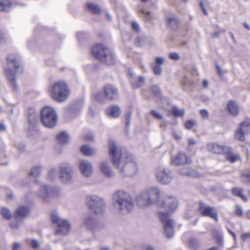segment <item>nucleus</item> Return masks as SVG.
<instances>
[{
  "instance_id": "nucleus-48",
  "label": "nucleus",
  "mask_w": 250,
  "mask_h": 250,
  "mask_svg": "<svg viewBox=\"0 0 250 250\" xmlns=\"http://www.w3.org/2000/svg\"><path fill=\"white\" fill-rule=\"evenodd\" d=\"M31 245L32 248L35 249H37L39 247V243L36 240L33 239L31 241Z\"/></svg>"
},
{
  "instance_id": "nucleus-56",
  "label": "nucleus",
  "mask_w": 250,
  "mask_h": 250,
  "mask_svg": "<svg viewBox=\"0 0 250 250\" xmlns=\"http://www.w3.org/2000/svg\"><path fill=\"white\" fill-rule=\"evenodd\" d=\"M203 86L204 88H207L208 86V82L207 80H204L203 81Z\"/></svg>"
},
{
  "instance_id": "nucleus-22",
  "label": "nucleus",
  "mask_w": 250,
  "mask_h": 250,
  "mask_svg": "<svg viewBox=\"0 0 250 250\" xmlns=\"http://www.w3.org/2000/svg\"><path fill=\"white\" fill-rule=\"evenodd\" d=\"M224 155L227 161L231 163H234L241 160L239 154H234L232 152V149L231 147L229 146V149L226 150Z\"/></svg>"
},
{
  "instance_id": "nucleus-18",
  "label": "nucleus",
  "mask_w": 250,
  "mask_h": 250,
  "mask_svg": "<svg viewBox=\"0 0 250 250\" xmlns=\"http://www.w3.org/2000/svg\"><path fill=\"white\" fill-rule=\"evenodd\" d=\"M71 167H68L66 164H62L61 166V179L65 182L70 181L71 179Z\"/></svg>"
},
{
  "instance_id": "nucleus-41",
  "label": "nucleus",
  "mask_w": 250,
  "mask_h": 250,
  "mask_svg": "<svg viewBox=\"0 0 250 250\" xmlns=\"http://www.w3.org/2000/svg\"><path fill=\"white\" fill-rule=\"evenodd\" d=\"M93 135L91 133L85 134L83 137V140L84 141H91L93 140Z\"/></svg>"
},
{
  "instance_id": "nucleus-46",
  "label": "nucleus",
  "mask_w": 250,
  "mask_h": 250,
  "mask_svg": "<svg viewBox=\"0 0 250 250\" xmlns=\"http://www.w3.org/2000/svg\"><path fill=\"white\" fill-rule=\"evenodd\" d=\"M200 114L201 116L204 119H207L208 116V111L206 109H201L200 111Z\"/></svg>"
},
{
  "instance_id": "nucleus-40",
  "label": "nucleus",
  "mask_w": 250,
  "mask_h": 250,
  "mask_svg": "<svg viewBox=\"0 0 250 250\" xmlns=\"http://www.w3.org/2000/svg\"><path fill=\"white\" fill-rule=\"evenodd\" d=\"M196 125V122L192 120L187 121L185 123V127L188 129H191Z\"/></svg>"
},
{
  "instance_id": "nucleus-35",
  "label": "nucleus",
  "mask_w": 250,
  "mask_h": 250,
  "mask_svg": "<svg viewBox=\"0 0 250 250\" xmlns=\"http://www.w3.org/2000/svg\"><path fill=\"white\" fill-rule=\"evenodd\" d=\"M145 82V79L143 77L139 76L138 78V80L134 81L132 83V86L134 88H136L141 87Z\"/></svg>"
},
{
  "instance_id": "nucleus-45",
  "label": "nucleus",
  "mask_w": 250,
  "mask_h": 250,
  "mask_svg": "<svg viewBox=\"0 0 250 250\" xmlns=\"http://www.w3.org/2000/svg\"><path fill=\"white\" fill-rule=\"evenodd\" d=\"M234 214L238 216H242L243 214V211L240 206H237L236 209L234 211Z\"/></svg>"
},
{
  "instance_id": "nucleus-17",
  "label": "nucleus",
  "mask_w": 250,
  "mask_h": 250,
  "mask_svg": "<svg viewBox=\"0 0 250 250\" xmlns=\"http://www.w3.org/2000/svg\"><path fill=\"white\" fill-rule=\"evenodd\" d=\"M30 208L24 206H20L14 213V217L17 220H22L30 213Z\"/></svg>"
},
{
  "instance_id": "nucleus-42",
  "label": "nucleus",
  "mask_w": 250,
  "mask_h": 250,
  "mask_svg": "<svg viewBox=\"0 0 250 250\" xmlns=\"http://www.w3.org/2000/svg\"><path fill=\"white\" fill-rule=\"evenodd\" d=\"M150 113L152 116L156 119L162 120L163 119L162 116L155 110L151 111Z\"/></svg>"
},
{
  "instance_id": "nucleus-34",
  "label": "nucleus",
  "mask_w": 250,
  "mask_h": 250,
  "mask_svg": "<svg viewBox=\"0 0 250 250\" xmlns=\"http://www.w3.org/2000/svg\"><path fill=\"white\" fill-rule=\"evenodd\" d=\"M150 91L152 95L154 97H161L162 96L160 88L156 85H153L151 86Z\"/></svg>"
},
{
  "instance_id": "nucleus-1",
  "label": "nucleus",
  "mask_w": 250,
  "mask_h": 250,
  "mask_svg": "<svg viewBox=\"0 0 250 250\" xmlns=\"http://www.w3.org/2000/svg\"><path fill=\"white\" fill-rule=\"evenodd\" d=\"M178 201L174 196H168L159 205L158 217L164 224L165 232L168 238L173 234V222L169 218L178 207Z\"/></svg>"
},
{
  "instance_id": "nucleus-29",
  "label": "nucleus",
  "mask_w": 250,
  "mask_h": 250,
  "mask_svg": "<svg viewBox=\"0 0 250 250\" xmlns=\"http://www.w3.org/2000/svg\"><path fill=\"white\" fill-rule=\"evenodd\" d=\"M100 170L101 172L104 173L105 176L108 177H111L112 175V172L107 165L106 163L104 162H103L100 165Z\"/></svg>"
},
{
  "instance_id": "nucleus-20",
  "label": "nucleus",
  "mask_w": 250,
  "mask_h": 250,
  "mask_svg": "<svg viewBox=\"0 0 250 250\" xmlns=\"http://www.w3.org/2000/svg\"><path fill=\"white\" fill-rule=\"evenodd\" d=\"M79 168L82 173L85 176H89L92 173L91 165L86 161H81L79 164Z\"/></svg>"
},
{
  "instance_id": "nucleus-21",
  "label": "nucleus",
  "mask_w": 250,
  "mask_h": 250,
  "mask_svg": "<svg viewBox=\"0 0 250 250\" xmlns=\"http://www.w3.org/2000/svg\"><path fill=\"white\" fill-rule=\"evenodd\" d=\"M164 60L162 57H156L155 62L152 63L151 66L155 75H159L162 73L161 65L164 63Z\"/></svg>"
},
{
  "instance_id": "nucleus-55",
  "label": "nucleus",
  "mask_w": 250,
  "mask_h": 250,
  "mask_svg": "<svg viewBox=\"0 0 250 250\" xmlns=\"http://www.w3.org/2000/svg\"><path fill=\"white\" fill-rule=\"evenodd\" d=\"M188 144L189 145H194L196 144V141L193 138H190L188 140Z\"/></svg>"
},
{
  "instance_id": "nucleus-30",
  "label": "nucleus",
  "mask_w": 250,
  "mask_h": 250,
  "mask_svg": "<svg viewBox=\"0 0 250 250\" xmlns=\"http://www.w3.org/2000/svg\"><path fill=\"white\" fill-rule=\"evenodd\" d=\"M80 149L83 154L85 156H91L94 153V150L87 145L82 146Z\"/></svg>"
},
{
  "instance_id": "nucleus-24",
  "label": "nucleus",
  "mask_w": 250,
  "mask_h": 250,
  "mask_svg": "<svg viewBox=\"0 0 250 250\" xmlns=\"http://www.w3.org/2000/svg\"><path fill=\"white\" fill-rule=\"evenodd\" d=\"M231 192L233 196L240 198L244 202H246L248 201V198L244 194V190L242 188L238 187H234L231 188Z\"/></svg>"
},
{
  "instance_id": "nucleus-52",
  "label": "nucleus",
  "mask_w": 250,
  "mask_h": 250,
  "mask_svg": "<svg viewBox=\"0 0 250 250\" xmlns=\"http://www.w3.org/2000/svg\"><path fill=\"white\" fill-rule=\"evenodd\" d=\"M94 99L96 101L98 102H101L102 101V98L101 97V95L100 93H97L94 96Z\"/></svg>"
},
{
  "instance_id": "nucleus-63",
  "label": "nucleus",
  "mask_w": 250,
  "mask_h": 250,
  "mask_svg": "<svg viewBox=\"0 0 250 250\" xmlns=\"http://www.w3.org/2000/svg\"><path fill=\"white\" fill-rule=\"evenodd\" d=\"M219 33L218 32H214L213 33V35H212L213 37H217L219 36Z\"/></svg>"
},
{
  "instance_id": "nucleus-50",
  "label": "nucleus",
  "mask_w": 250,
  "mask_h": 250,
  "mask_svg": "<svg viewBox=\"0 0 250 250\" xmlns=\"http://www.w3.org/2000/svg\"><path fill=\"white\" fill-rule=\"evenodd\" d=\"M21 248V245L20 243H15L13 244L12 249L13 250H19Z\"/></svg>"
},
{
  "instance_id": "nucleus-38",
  "label": "nucleus",
  "mask_w": 250,
  "mask_h": 250,
  "mask_svg": "<svg viewBox=\"0 0 250 250\" xmlns=\"http://www.w3.org/2000/svg\"><path fill=\"white\" fill-rule=\"evenodd\" d=\"M1 213L2 217L6 220H10L11 218V214L10 210L6 208H2L1 209Z\"/></svg>"
},
{
  "instance_id": "nucleus-44",
  "label": "nucleus",
  "mask_w": 250,
  "mask_h": 250,
  "mask_svg": "<svg viewBox=\"0 0 250 250\" xmlns=\"http://www.w3.org/2000/svg\"><path fill=\"white\" fill-rule=\"evenodd\" d=\"M132 29L136 32H139L140 28L138 24L135 21H132L131 24Z\"/></svg>"
},
{
  "instance_id": "nucleus-27",
  "label": "nucleus",
  "mask_w": 250,
  "mask_h": 250,
  "mask_svg": "<svg viewBox=\"0 0 250 250\" xmlns=\"http://www.w3.org/2000/svg\"><path fill=\"white\" fill-rule=\"evenodd\" d=\"M167 22L168 27L172 30H176L179 27L178 19L175 17L167 18Z\"/></svg>"
},
{
  "instance_id": "nucleus-15",
  "label": "nucleus",
  "mask_w": 250,
  "mask_h": 250,
  "mask_svg": "<svg viewBox=\"0 0 250 250\" xmlns=\"http://www.w3.org/2000/svg\"><path fill=\"white\" fill-rule=\"evenodd\" d=\"M172 162L176 165L182 166L190 164L192 160L185 153L179 152L172 159Z\"/></svg>"
},
{
  "instance_id": "nucleus-62",
  "label": "nucleus",
  "mask_w": 250,
  "mask_h": 250,
  "mask_svg": "<svg viewBox=\"0 0 250 250\" xmlns=\"http://www.w3.org/2000/svg\"><path fill=\"white\" fill-rule=\"evenodd\" d=\"M230 36H231V38L232 39V40L235 42V37H234V36L233 35V34L231 32L230 33Z\"/></svg>"
},
{
  "instance_id": "nucleus-54",
  "label": "nucleus",
  "mask_w": 250,
  "mask_h": 250,
  "mask_svg": "<svg viewBox=\"0 0 250 250\" xmlns=\"http://www.w3.org/2000/svg\"><path fill=\"white\" fill-rule=\"evenodd\" d=\"M142 41V39L141 38H137L135 40V44L137 46H139L140 44Z\"/></svg>"
},
{
  "instance_id": "nucleus-5",
  "label": "nucleus",
  "mask_w": 250,
  "mask_h": 250,
  "mask_svg": "<svg viewBox=\"0 0 250 250\" xmlns=\"http://www.w3.org/2000/svg\"><path fill=\"white\" fill-rule=\"evenodd\" d=\"M91 53L94 58L107 65H112L115 62V57L111 50L102 44L96 43L93 45Z\"/></svg>"
},
{
  "instance_id": "nucleus-3",
  "label": "nucleus",
  "mask_w": 250,
  "mask_h": 250,
  "mask_svg": "<svg viewBox=\"0 0 250 250\" xmlns=\"http://www.w3.org/2000/svg\"><path fill=\"white\" fill-rule=\"evenodd\" d=\"M6 61L9 66L4 69V73L13 89L17 90L18 84L16 82V74L18 72H23L19 57L17 54H9L7 57Z\"/></svg>"
},
{
  "instance_id": "nucleus-16",
  "label": "nucleus",
  "mask_w": 250,
  "mask_h": 250,
  "mask_svg": "<svg viewBox=\"0 0 250 250\" xmlns=\"http://www.w3.org/2000/svg\"><path fill=\"white\" fill-rule=\"evenodd\" d=\"M207 147L210 152L220 155H224L226 150L229 149V146L220 145L215 143L208 144Z\"/></svg>"
},
{
  "instance_id": "nucleus-39",
  "label": "nucleus",
  "mask_w": 250,
  "mask_h": 250,
  "mask_svg": "<svg viewBox=\"0 0 250 250\" xmlns=\"http://www.w3.org/2000/svg\"><path fill=\"white\" fill-rule=\"evenodd\" d=\"M41 196L43 198H45L49 193V188L47 186H43L41 189Z\"/></svg>"
},
{
  "instance_id": "nucleus-2",
  "label": "nucleus",
  "mask_w": 250,
  "mask_h": 250,
  "mask_svg": "<svg viewBox=\"0 0 250 250\" xmlns=\"http://www.w3.org/2000/svg\"><path fill=\"white\" fill-rule=\"evenodd\" d=\"M108 153L113 165L120 169L121 172H123L125 167L133 165L130 155L113 141L108 143Z\"/></svg>"
},
{
  "instance_id": "nucleus-37",
  "label": "nucleus",
  "mask_w": 250,
  "mask_h": 250,
  "mask_svg": "<svg viewBox=\"0 0 250 250\" xmlns=\"http://www.w3.org/2000/svg\"><path fill=\"white\" fill-rule=\"evenodd\" d=\"M41 171V167L39 166H36L33 167L30 173L29 176L33 177H38L40 174Z\"/></svg>"
},
{
  "instance_id": "nucleus-14",
  "label": "nucleus",
  "mask_w": 250,
  "mask_h": 250,
  "mask_svg": "<svg viewBox=\"0 0 250 250\" xmlns=\"http://www.w3.org/2000/svg\"><path fill=\"white\" fill-rule=\"evenodd\" d=\"M102 94L106 100L112 101L118 96V90L113 85L105 84L103 88Z\"/></svg>"
},
{
  "instance_id": "nucleus-64",
  "label": "nucleus",
  "mask_w": 250,
  "mask_h": 250,
  "mask_svg": "<svg viewBox=\"0 0 250 250\" xmlns=\"http://www.w3.org/2000/svg\"><path fill=\"white\" fill-rule=\"evenodd\" d=\"M247 217L249 219H250V210L248 211L246 214Z\"/></svg>"
},
{
  "instance_id": "nucleus-19",
  "label": "nucleus",
  "mask_w": 250,
  "mask_h": 250,
  "mask_svg": "<svg viewBox=\"0 0 250 250\" xmlns=\"http://www.w3.org/2000/svg\"><path fill=\"white\" fill-rule=\"evenodd\" d=\"M180 174L183 176L198 178L202 176V174L196 170L190 167H184L179 170Z\"/></svg>"
},
{
  "instance_id": "nucleus-9",
  "label": "nucleus",
  "mask_w": 250,
  "mask_h": 250,
  "mask_svg": "<svg viewBox=\"0 0 250 250\" xmlns=\"http://www.w3.org/2000/svg\"><path fill=\"white\" fill-rule=\"evenodd\" d=\"M198 206L196 211L202 217H207L213 219L215 222L218 221V214L214 207L206 204L203 201L200 200L197 203Z\"/></svg>"
},
{
  "instance_id": "nucleus-47",
  "label": "nucleus",
  "mask_w": 250,
  "mask_h": 250,
  "mask_svg": "<svg viewBox=\"0 0 250 250\" xmlns=\"http://www.w3.org/2000/svg\"><path fill=\"white\" fill-rule=\"evenodd\" d=\"M241 238L243 241H246L248 239H250V231L242 234L241 235Z\"/></svg>"
},
{
  "instance_id": "nucleus-51",
  "label": "nucleus",
  "mask_w": 250,
  "mask_h": 250,
  "mask_svg": "<svg viewBox=\"0 0 250 250\" xmlns=\"http://www.w3.org/2000/svg\"><path fill=\"white\" fill-rule=\"evenodd\" d=\"M5 37L4 33L0 30V43L5 40Z\"/></svg>"
},
{
  "instance_id": "nucleus-26",
  "label": "nucleus",
  "mask_w": 250,
  "mask_h": 250,
  "mask_svg": "<svg viewBox=\"0 0 250 250\" xmlns=\"http://www.w3.org/2000/svg\"><path fill=\"white\" fill-rule=\"evenodd\" d=\"M106 114L111 117H118L120 114V110L117 105H112L106 109Z\"/></svg>"
},
{
  "instance_id": "nucleus-25",
  "label": "nucleus",
  "mask_w": 250,
  "mask_h": 250,
  "mask_svg": "<svg viewBox=\"0 0 250 250\" xmlns=\"http://www.w3.org/2000/svg\"><path fill=\"white\" fill-rule=\"evenodd\" d=\"M227 109L229 113L233 116L238 115L239 108L236 102L233 100L229 101L227 104Z\"/></svg>"
},
{
  "instance_id": "nucleus-59",
  "label": "nucleus",
  "mask_w": 250,
  "mask_h": 250,
  "mask_svg": "<svg viewBox=\"0 0 250 250\" xmlns=\"http://www.w3.org/2000/svg\"><path fill=\"white\" fill-rule=\"evenodd\" d=\"M5 130V127L4 125L0 123V130L4 131Z\"/></svg>"
},
{
  "instance_id": "nucleus-7",
  "label": "nucleus",
  "mask_w": 250,
  "mask_h": 250,
  "mask_svg": "<svg viewBox=\"0 0 250 250\" xmlns=\"http://www.w3.org/2000/svg\"><path fill=\"white\" fill-rule=\"evenodd\" d=\"M160 192L158 188H152L143 193L137 198L140 207L144 208L157 203L160 198Z\"/></svg>"
},
{
  "instance_id": "nucleus-36",
  "label": "nucleus",
  "mask_w": 250,
  "mask_h": 250,
  "mask_svg": "<svg viewBox=\"0 0 250 250\" xmlns=\"http://www.w3.org/2000/svg\"><path fill=\"white\" fill-rule=\"evenodd\" d=\"M240 178L244 183L250 184V171L242 173L240 175Z\"/></svg>"
},
{
  "instance_id": "nucleus-11",
  "label": "nucleus",
  "mask_w": 250,
  "mask_h": 250,
  "mask_svg": "<svg viewBox=\"0 0 250 250\" xmlns=\"http://www.w3.org/2000/svg\"><path fill=\"white\" fill-rule=\"evenodd\" d=\"M250 133V119L246 118L244 121L239 125V128L235 131L234 133L235 139L240 141H245L246 135Z\"/></svg>"
},
{
  "instance_id": "nucleus-6",
  "label": "nucleus",
  "mask_w": 250,
  "mask_h": 250,
  "mask_svg": "<svg viewBox=\"0 0 250 250\" xmlns=\"http://www.w3.org/2000/svg\"><path fill=\"white\" fill-rule=\"evenodd\" d=\"M115 205L124 213H127L133 209V201L130 195L124 190H118L114 195Z\"/></svg>"
},
{
  "instance_id": "nucleus-8",
  "label": "nucleus",
  "mask_w": 250,
  "mask_h": 250,
  "mask_svg": "<svg viewBox=\"0 0 250 250\" xmlns=\"http://www.w3.org/2000/svg\"><path fill=\"white\" fill-rule=\"evenodd\" d=\"M40 116L42 123L47 127H53L57 123V114L51 107L48 106L43 107L41 111Z\"/></svg>"
},
{
  "instance_id": "nucleus-58",
  "label": "nucleus",
  "mask_w": 250,
  "mask_h": 250,
  "mask_svg": "<svg viewBox=\"0 0 250 250\" xmlns=\"http://www.w3.org/2000/svg\"><path fill=\"white\" fill-rule=\"evenodd\" d=\"M195 242L196 243V241L195 239L194 238H191L189 240V244L190 246H191L192 244H193V243Z\"/></svg>"
},
{
  "instance_id": "nucleus-23",
  "label": "nucleus",
  "mask_w": 250,
  "mask_h": 250,
  "mask_svg": "<svg viewBox=\"0 0 250 250\" xmlns=\"http://www.w3.org/2000/svg\"><path fill=\"white\" fill-rule=\"evenodd\" d=\"M211 235L212 239L218 246L223 245V235L220 231L217 229H213L211 230Z\"/></svg>"
},
{
  "instance_id": "nucleus-28",
  "label": "nucleus",
  "mask_w": 250,
  "mask_h": 250,
  "mask_svg": "<svg viewBox=\"0 0 250 250\" xmlns=\"http://www.w3.org/2000/svg\"><path fill=\"white\" fill-rule=\"evenodd\" d=\"M86 8L91 13L94 14H99L101 12L100 8L97 5L93 3H87Z\"/></svg>"
},
{
  "instance_id": "nucleus-61",
  "label": "nucleus",
  "mask_w": 250,
  "mask_h": 250,
  "mask_svg": "<svg viewBox=\"0 0 250 250\" xmlns=\"http://www.w3.org/2000/svg\"><path fill=\"white\" fill-rule=\"evenodd\" d=\"M243 25L248 30L250 29V27L247 23H244Z\"/></svg>"
},
{
  "instance_id": "nucleus-33",
  "label": "nucleus",
  "mask_w": 250,
  "mask_h": 250,
  "mask_svg": "<svg viewBox=\"0 0 250 250\" xmlns=\"http://www.w3.org/2000/svg\"><path fill=\"white\" fill-rule=\"evenodd\" d=\"M185 113L184 109H180L175 106H173L170 111V113L175 117L183 116Z\"/></svg>"
},
{
  "instance_id": "nucleus-4",
  "label": "nucleus",
  "mask_w": 250,
  "mask_h": 250,
  "mask_svg": "<svg viewBox=\"0 0 250 250\" xmlns=\"http://www.w3.org/2000/svg\"><path fill=\"white\" fill-rule=\"evenodd\" d=\"M48 93L55 101L62 103L68 98L70 91L68 85L65 81H59L51 85Z\"/></svg>"
},
{
  "instance_id": "nucleus-31",
  "label": "nucleus",
  "mask_w": 250,
  "mask_h": 250,
  "mask_svg": "<svg viewBox=\"0 0 250 250\" xmlns=\"http://www.w3.org/2000/svg\"><path fill=\"white\" fill-rule=\"evenodd\" d=\"M57 139L62 144H66L69 141V136L64 132H61L56 137Z\"/></svg>"
},
{
  "instance_id": "nucleus-13",
  "label": "nucleus",
  "mask_w": 250,
  "mask_h": 250,
  "mask_svg": "<svg viewBox=\"0 0 250 250\" xmlns=\"http://www.w3.org/2000/svg\"><path fill=\"white\" fill-rule=\"evenodd\" d=\"M86 204L89 209L94 210V213L97 214L102 213L104 202L102 199L95 196H90L86 198Z\"/></svg>"
},
{
  "instance_id": "nucleus-60",
  "label": "nucleus",
  "mask_w": 250,
  "mask_h": 250,
  "mask_svg": "<svg viewBox=\"0 0 250 250\" xmlns=\"http://www.w3.org/2000/svg\"><path fill=\"white\" fill-rule=\"evenodd\" d=\"M141 12L144 14L146 15H149L150 14V12L149 11H146L145 10H141Z\"/></svg>"
},
{
  "instance_id": "nucleus-57",
  "label": "nucleus",
  "mask_w": 250,
  "mask_h": 250,
  "mask_svg": "<svg viewBox=\"0 0 250 250\" xmlns=\"http://www.w3.org/2000/svg\"><path fill=\"white\" fill-rule=\"evenodd\" d=\"M216 68H217L218 74L220 75H222V69H221L220 66L219 65H217L216 66Z\"/></svg>"
},
{
  "instance_id": "nucleus-32",
  "label": "nucleus",
  "mask_w": 250,
  "mask_h": 250,
  "mask_svg": "<svg viewBox=\"0 0 250 250\" xmlns=\"http://www.w3.org/2000/svg\"><path fill=\"white\" fill-rule=\"evenodd\" d=\"M12 5L11 2L9 0L0 1V11H6L10 8Z\"/></svg>"
},
{
  "instance_id": "nucleus-49",
  "label": "nucleus",
  "mask_w": 250,
  "mask_h": 250,
  "mask_svg": "<svg viewBox=\"0 0 250 250\" xmlns=\"http://www.w3.org/2000/svg\"><path fill=\"white\" fill-rule=\"evenodd\" d=\"M28 121L30 124H33L35 123V116L33 114H30L28 116Z\"/></svg>"
},
{
  "instance_id": "nucleus-12",
  "label": "nucleus",
  "mask_w": 250,
  "mask_h": 250,
  "mask_svg": "<svg viewBox=\"0 0 250 250\" xmlns=\"http://www.w3.org/2000/svg\"><path fill=\"white\" fill-rule=\"evenodd\" d=\"M156 177L161 184H169L173 179V174L168 168H158L156 170Z\"/></svg>"
},
{
  "instance_id": "nucleus-53",
  "label": "nucleus",
  "mask_w": 250,
  "mask_h": 250,
  "mask_svg": "<svg viewBox=\"0 0 250 250\" xmlns=\"http://www.w3.org/2000/svg\"><path fill=\"white\" fill-rule=\"evenodd\" d=\"M200 5L201 7V9L204 13V14L205 15H208V13H207V11L206 9V8H205L204 5H203V3L202 2H201L200 3Z\"/></svg>"
},
{
  "instance_id": "nucleus-10",
  "label": "nucleus",
  "mask_w": 250,
  "mask_h": 250,
  "mask_svg": "<svg viewBox=\"0 0 250 250\" xmlns=\"http://www.w3.org/2000/svg\"><path fill=\"white\" fill-rule=\"evenodd\" d=\"M51 219L52 223L57 225L55 232L57 234L65 235L70 231L71 227L69 222L60 218L55 212L51 213Z\"/></svg>"
},
{
  "instance_id": "nucleus-43",
  "label": "nucleus",
  "mask_w": 250,
  "mask_h": 250,
  "mask_svg": "<svg viewBox=\"0 0 250 250\" xmlns=\"http://www.w3.org/2000/svg\"><path fill=\"white\" fill-rule=\"evenodd\" d=\"M168 57L171 60L175 61L178 60L180 58L178 54L175 52L170 53L168 55Z\"/></svg>"
}]
</instances>
